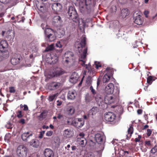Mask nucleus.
Wrapping results in <instances>:
<instances>
[{"label": "nucleus", "instance_id": "412c9836", "mask_svg": "<svg viewBox=\"0 0 157 157\" xmlns=\"http://www.w3.org/2000/svg\"><path fill=\"white\" fill-rule=\"evenodd\" d=\"M73 131H71L69 128L65 130L63 133V136L67 138H70L73 136Z\"/></svg>", "mask_w": 157, "mask_h": 157}, {"label": "nucleus", "instance_id": "ddd939ff", "mask_svg": "<svg viewBox=\"0 0 157 157\" xmlns=\"http://www.w3.org/2000/svg\"><path fill=\"white\" fill-rule=\"evenodd\" d=\"M115 101L114 98L112 96L110 95L105 96L104 98V101L105 104H110L113 102Z\"/></svg>", "mask_w": 157, "mask_h": 157}, {"label": "nucleus", "instance_id": "2f4dec72", "mask_svg": "<svg viewBox=\"0 0 157 157\" xmlns=\"http://www.w3.org/2000/svg\"><path fill=\"white\" fill-rule=\"evenodd\" d=\"M47 112L46 111H44L38 116L39 119L40 120H42L43 119L45 118L47 115Z\"/></svg>", "mask_w": 157, "mask_h": 157}, {"label": "nucleus", "instance_id": "79ce46f5", "mask_svg": "<svg viewBox=\"0 0 157 157\" xmlns=\"http://www.w3.org/2000/svg\"><path fill=\"white\" fill-rule=\"evenodd\" d=\"M17 114V117L18 118H21L23 117L22 114V111L21 110H19L16 113Z\"/></svg>", "mask_w": 157, "mask_h": 157}, {"label": "nucleus", "instance_id": "37998d69", "mask_svg": "<svg viewBox=\"0 0 157 157\" xmlns=\"http://www.w3.org/2000/svg\"><path fill=\"white\" fill-rule=\"evenodd\" d=\"M151 152L152 154L157 153V147L155 146L151 150Z\"/></svg>", "mask_w": 157, "mask_h": 157}, {"label": "nucleus", "instance_id": "864d4df0", "mask_svg": "<svg viewBox=\"0 0 157 157\" xmlns=\"http://www.w3.org/2000/svg\"><path fill=\"white\" fill-rule=\"evenodd\" d=\"M56 46L57 47L61 48L62 47V45L61 44L60 41H58L56 44Z\"/></svg>", "mask_w": 157, "mask_h": 157}, {"label": "nucleus", "instance_id": "0eeeda50", "mask_svg": "<svg viewBox=\"0 0 157 157\" xmlns=\"http://www.w3.org/2000/svg\"><path fill=\"white\" fill-rule=\"evenodd\" d=\"M107 73L104 76L103 82V83L107 82L110 80V77L113 75V71L110 67L106 68Z\"/></svg>", "mask_w": 157, "mask_h": 157}, {"label": "nucleus", "instance_id": "6e6552de", "mask_svg": "<svg viewBox=\"0 0 157 157\" xmlns=\"http://www.w3.org/2000/svg\"><path fill=\"white\" fill-rule=\"evenodd\" d=\"M133 19L134 20L135 23L137 25H141L143 23V18L139 14L136 13L135 14L134 13L133 15Z\"/></svg>", "mask_w": 157, "mask_h": 157}, {"label": "nucleus", "instance_id": "49530a36", "mask_svg": "<svg viewBox=\"0 0 157 157\" xmlns=\"http://www.w3.org/2000/svg\"><path fill=\"white\" fill-rule=\"evenodd\" d=\"M9 92L10 93H14L15 90L14 87H9Z\"/></svg>", "mask_w": 157, "mask_h": 157}, {"label": "nucleus", "instance_id": "cd10ccee", "mask_svg": "<svg viewBox=\"0 0 157 157\" xmlns=\"http://www.w3.org/2000/svg\"><path fill=\"white\" fill-rule=\"evenodd\" d=\"M133 132V128L132 125H131L128 128V134L126 135V139L127 140H128L131 138Z\"/></svg>", "mask_w": 157, "mask_h": 157}, {"label": "nucleus", "instance_id": "a18cd8bd", "mask_svg": "<svg viewBox=\"0 0 157 157\" xmlns=\"http://www.w3.org/2000/svg\"><path fill=\"white\" fill-rule=\"evenodd\" d=\"M90 89L93 95H94L96 94V90L94 89L93 87L92 86H90Z\"/></svg>", "mask_w": 157, "mask_h": 157}, {"label": "nucleus", "instance_id": "de8ad7c7", "mask_svg": "<svg viewBox=\"0 0 157 157\" xmlns=\"http://www.w3.org/2000/svg\"><path fill=\"white\" fill-rule=\"evenodd\" d=\"M152 130L151 129H148L147 130V135L148 136H151V133H152Z\"/></svg>", "mask_w": 157, "mask_h": 157}, {"label": "nucleus", "instance_id": "bf43d9fd", "mask_svg": "<svg viewBox=\"0 0 157 157\" xmlns=\"http://www.w3.org/2000/svg\"><path fill=\"white\" fill-rule=\"evenodd\" d=\"M149 13V12L148 11L145 10L144 11V14L146 17H148V14Z\"/></svg>", "mask_w": 157, "mask_h": 157}, {"label": "nucleus", "instance_id": "b1692460", "mask_svg": "<svg viewBox=\"0 0 157 157\" xmlns=\"http://www.w3.org/2000/svg\"><path fill=\"white\" fill-rule=\"evenodd\" d=\"M76 95V94L75 90H70L67 94V98L68 99L73 100L75 99Z\"/></svg>", "mask_w": 157, "mask_h": 157}, {"label": "nucleus", "instance_id": "4468645a", "mask_svg": "<svg viewBox=\"0 0 157 157\" xmlns=\"http://www.w3.org/2000/svg\"><path fill=\"white\" fill-rule=\"evenodd\" d=\"M21 57L17 55H14L10 60V62L13 65H16L18 64L20 60Z\"/></svg>", "mask_w": 157, "mask_h": 157}, {"label": "nucleus", "instance_id": "f257e3e1", "mask_svg": "<svg viewBox=\"0 0 157 157\" xmlns=\"http://www.w3.org/2000/svg\"><path fill=\"white\" fill-rule=\"evenodd\" d=\"M86 37L83 36L81 38V41H77L75 43V46L78 49L79 52H81L83 48H84L82 54H81L80 57L79 59V61H82L81 63L82 66L88 70V72L90 74H93V68H91L89 65L85 64L86 61V57L87 51V47L86 43Z\"/></svg>", "mask_w": 157, "mask_h": 157}, {"label": "nucleus", "instance_id": "c85d7f7f", "mask_svg": "<svg viewBox=\"0 0 157 157\" xmlns=\"http://www.w3.org/2000/svg\"><path fill=\"white\" fill-rule=\"evenodd\" d=\"M30 145L33 147L37 148L39 145V142L36 140H32L30 143Z\"/></svg>", "mask_w": 157, "mask_h": 157}, {"label": "nucleus", "instance_id": "680f3d73", "mask_svg": "<svg viewBox=\"0 0 157 157\" xmlns=\"http://www.w3.org/2000/svg\"><path fill=\"white\" fill-rule=\"evenodd\" d=\"M63 117V115L61 114H59L57 117V118L59 119H61V118Z\"/></svg>", "mask_w": 157, "mask_h": 157}, {"label": "nucleus", "instance_id": "338daca9", "mask_svg": "<svg viewBox=\"0 0 157 157\" xmlns=\"http://www.w3.org/2000/svg\"><path fill=\"white\" fill-rule=\"evenodd\" d=\"M142 110L140 109H139L137 110V112L139 114H140L142 113Z\"/></svg>", "mask_w": 157, "mask_h": 157}, {"label": "nucleus", "instance_id": "dca6fc26", "mask_svg": "<svg viewBox=\"0 0 157 157\" xmlns=\"http://www.w3.org/2000/svg\"><path fill=\"white\" fill-rule=\"evenodd\" d=\"M129 11L127 8H123L121 10L120 14V17L121 18H124L129 15Z\"/></svg>", "mask_w": 157, "mask_h": 157}, {"label": "nucleus", "instance_id": "aec40b11", "mask_svg": "<svg viewBox=\"0 0 157 157\" xmlns=\"http://www.w3.org/2000/svg\"><path fill=\"white\" fill-rule=\"evenodd\" d=\"M33 136V133L31 132H27L23 133L21 135V138L23 140L26 141L30 137Z\"/></svg>", "mask_w": 157, "mask_h": 157}, {"label": "nucleus", "instance_id": "a211bd4d", "mask_svg": "<svg viewBox=\"0 0 157 157\" xmlns=\"http://www.w3.org/2000/svg\"><path fill=\"white\" fill-rule=\"evenodd\" d=\"M78 78V74L75 72H73L70 76V82L73 83H76Z\"/></svg>", "mask_w": 157, "mask_h": 157}, {"label": "nucleus", "instance_id": "f704fd0d", "mask_svg": "<svg viewBox=\"0 0 157 157\" xmlns=\"http://www.w3.org/2000/svg\"><path fill=\"white\" fill-rule=\"evenodd\" d=\"M92 98L91 96L89 95V94L87 93L85 97V99L86 102H88L92 100Z\"/></svg>", "mask_w": 157, "mask_h": 157}, {"label": "nucleus", "instance_id": "f3484780", "mask_svg": "<svg viewBox=\"0 0 157 157\" xmlns=\"http://www.w3.org/2000/svg\"><path fill=\"white\" fill-rule=\"evenodd\" d=\"M74 56L73 53L71 51H67L64 54V56L66 58L65 62L68 63L70 59H72Z\"/></svg>", "mask_w": 157, "mask_h": 157}, {"label": "nucleus", "instance_id": "393cba45", "mask_svg": "<svg viewBox=\"0 0 157 157\" xmlns=\"http://www.w3.org/2000/svg\"><path fill=\"white\" fill-rule=\"evenodd\" d=\"M77 141L78 143L81 145L82 147L85 146L87 142L86 140L84 138H78Z\"/></svg>", "mask_w": 157, "mask_h": 157}, {"label": "nucleus", "instance_id": "f8f14e48", "mask_svg": "<svg viewBox=\"0 0 157 157\" xmlns=\"http://www.w3.org/2000/svg\"><path fill=\"white\" fill-rule=\"evenodd\" d=\"M8 45V43L5 40H2L0 42V51L1 52H5Z\"/></svg>", "mask_w": 157, "mask_h": 157}, {"label": "nucleus", "instance_id": "8fccbe9b", "mask_svg": "<svg viewBox=\"0 0 157 157\" xmlns=\"http://www.w3.org/2000/svg\"><path fill=\"white\" fill-rule=\"evenodd\" d=\"M41 27L43 29H44V30L47 29V25L45 22L44 23H42L41 24Z\"/></svg>", "mask_w": 157, "mask_h": 157}, {"label": "nucleus", "instance_id": "473e14b6", "mask_svg": "<svg viewBox=\"0 0 157 157\" xmlns=\"http://www.w3.org/2000/svg\"><path fill=\"white\" fill-rule=\"evenodd\" d=\"M75 111V109L74 107H69L67 110V113L69 115H72L73 114Z\"/></svg>", "mask_w": 157, "mask_h": 157}, {"label": "nucleus", "instance_id": "09e8293b", "mask_svg": "<svg viewBox=\"0 0 157 157\" xmlns=\"http://www.w3.org/2000/svg\"><path fill=\"white\" fill-rule=\"evenodd\" d=\"M120 109V113L122 114L123 113V108L122 106L118 105V109Z\"/></svg>", "mask_w": 157, "mask_h": 157}, {"label": "nucleus", "instance_id": "0e129e2a", "mask_svg": "<svg viewBox=\"0 0 157 157\" xmlns=\"http://www.w3.org/2000/svg\"><path fill=\"white\" fill-rule=\"evenodd\" d=\"M145 144L148 146H150L151 145L150 141H146L145 142Z\"/></svg>", "mask_w": 157, "mask_h": 157}, {"label": "nucleus", "instance_id": "a19ab883", "mask_svg": "<svg viewBox=\"0 0 157 157\" xmlns=\"http://www.w3.org/2000/svg\"><path fill=\"white\" fill-rule=\"evenodd\" d=\"M117 7L115 5H113L111 8L110 11L112 13L116 12L117 11Z\"/></svg>", "mask_w": 157, "mask_h": 157}, {"label": "nucleus", "instance_id": "69168bd1", "mask_svg": "<svg viewBox=\"0 0 157 157\" xmlns=\"http://www.w3.org/2000/svg\"><path fill=\"white\" fill-rule=\"evenodd\" d=\"M10 136L9 134H6L5 136V139L7 140H9L10 138V137L9 136Z\"/></svg>", "mask_w": 157, "mask_h": 157}, {"label": "nucleus", "instance_id": "052dcab7", "mask_svg": "<svg viewBox=\"0 0 157 157\" xmlns=\"http://www.w3.org/2000/svg\"><path fill=\"white\" fill-rule=\"evenodd\" d=\"M19 123L24 124L25 123V120L23 119H21L19 121Z\"/></svg>", "mask_w": 157, "mask_h": 157}, {"label": "nucleus", "instance_id": "774afa93", "mask_svg": "<svg viewBox=\"0 0 157 157\" xmlns=\"http://www.w3.org/2000/svg\"><path fill=\"white\" fill-rule=\"evenodd\" d=\"M6 56H4V57L5 58H7L9 56V53L8 52H6Z\"/></svg>", "mask_w": 157, "mask_h": 157}, {"label": "nucleus", "instance_id": "e2e57ef3", "mask_svg": "<svg viewBox=\"0 0 157 157\" xmlns=\"http://www.w3.org/2000/svg\"><path fill=\"white\" fill-rule=\"evenodd\" d=\"M24 111H27L28 109V108L27 106L26 105H24Z\"/></svg>", "mask_w": 157, "mask_h": 157}, {"label": "nucleus", "instance_id": "5701e85b", "mask_svg": "<svg viewBox=\"0 0 157 157\" xmlns=\"http://www.w3.org/2000/svg\"><path fill=\"white\" fill-rule=\"evenodd\" d=\"M103 137L102 134L98 133L95 135V139L98 144H101L102 142Z\"/></svg>", "mask_w": 157, "mask_h": 157}, {"label": "nucleus", "instance_id": "7c9ffc66", "mask_svg": "<svg viewBox=\"0 0 157 157\" xmlns=\"http://www.w3.org/2000/svg\"><path fill=\"white\" fill-rule=\"evenodd\" d=\"M54 33V31L51 28H47L44 30V33L46 36Z\"/></svg>", "mask_w": 157, "mask_h": 157}, {"label": "nucleus", "instance_id": "f03ea898", "mask_svg": "<svg viewBox=\"0 0 157 157\" xmlns=\"http://www.w3.org/2000/svg\"><path fill=\"white\" fill-rule=\"evenodd\" d=\"M95 2H94L92 3L91 0H83V1H81L79 3V7L81 10L83 11L85 10L84 9L86 7V11L88 12L90 11L91 8L94 6Z\"/></svg>", "mask_w": 157, "mask_h": 157}, {"label": "nucleus", "instance_id": "13d9d810", "mask_svg": "<svg viewBox=\"0 0 157 157\" xmlns=\"http://www.w3.org/2000/svg\"><path fill=\"white\" fill-rule=\"evenodd\" d=\"M57 105L58 106H59L61 105L62 104V101H59V100H57Z\"/></svg>", "mask_w": 157, "mask_h": 157}, {"label": "nucleus", "instance_id": "4d7b16f0", "mask_svg": "<svg viewBox=\"0 0 157 157\" xmlns=\"http://www.w3.org/2000/svg\"><path fill=\"white\" fill-rule=\"evenodd\" d=\"M52 131H48L46 133V135L48 136H50L52 135Z\"/></svg>", "mask_w": 157, "mask_h": 157}, {"label": "nucleus", "instance_id": "603ef678", "mask_svg": "<svg viewBox=\"0 0 157 157\" xmlns=\"http://www.w3.org/2000/svg\"><path fill=\"white\" fill-rule=\"evenodd\" d=\"M141 136L140 135L138 136L137 138H136L135 139V141L136 142H139L140 141V139L141 138Z\"/></svg>", "mask_w": 157, "mask_h": 157}, {"label": "nucleus", "instance_id": "4c0bfd02", "mask_svg": "<svg viewBox=\"0 0 157 157\" xmlns=\"http://www.w3.org/2000/svg\"><path fill=\"white\" fill-rule=\"evenodd\" d=\"M54 48V45L53 44H51L46 48L45 51L46 52H48L53 50Z\"/></svg>", "mask_w": 157, "mask_h": 157}, {"label": "nucleus", "instance_id": "4be33fe9", "mask_svg": "<svg viewBox=\"0 0 157 157\" xmlns=\"http://www.w3.org/2000/svg\"><path fill=\"white\" fill-rule=\"evenodd\" d=\"M109 26L113 32H117L118 29L117 21L115 20L112 22Z\"/></svg>", "mask_w": 157, "mask_h": 157}, {"label": "nucleus", "instance_id": "9b49d317", "mask_svg": "<svg viewBox=\"0 0 157 157\" xmlns=\"http://www.w3.org/2000/svg\"><path fill=\"white\" fill-rule=\"evenodd\" d=\"M76 127L79 128L82 127L84 124V121L81 118L75 119L73 123Z\"/></svg>", "mask_w": 157, "mask_h": 157}, {"label": "nucleus", "instance_id": "423d86ee", "mask_svg": "<svg viewBox=\"0 0 157 157\" xmlns=\"http://www.w3.org/2000/svg\"><path fill=\"white\" fill-rule=\"evenodd\" d=\"M64 73V71L61 68H57L55 71L52 74H48L47 75L48 78H51L54 77L59 76L60 75L63 74Z\"/></svg>", "mask_w": 157, "mask_h": 157}, {"label": "nucleus", "instance_id": "c9c22d12", "mask_svg": "<svg viewBox=\"0 0 157 157\" xmlns=\"http://www.w3.org/2000/svg\"><path fill=\"white\" fill-rule=\"evenodd\" d=\"M95 99L97 101L101 102L103 101V97L99 94H97L95 97Z\"/></svg>", "mask_w": 157, "mask_h": 157}, {"label": "nucleus", "instance_id": "20e7f679", "mask_svg": "<svg viewBox=\"0 0 157 157\" xmlns=\"http://www.w3.org/2000/svg\"><path fill=\"white\" fill-rule=\"evenodd\" d=\"M16 152L19 157H25L27 154V149L25 146L21 145L17 147Z\"/></svg>", "mask_w": 157, "mask_h": 157}, {"label": "nucleus", "instance_id": "9d476101", "mask_svg": "<svg viewBox=\"0 0 157 157\" xmlns=\"http://www.w3.org/2000/svg\"><path fill=\"white\" fill-rule=\"evenodd\" d=\"M114 90V87L113 84L110 83L106 86L105 91L106 94H109L113 93Z\"/></svg>", "mask_w": 157, "mask_h": 157}, {"label": "nucleus", "instance_id": "6e6d98bb", "mask_svg": "<svg viewBox=\"0 0 157 157\" xmlns=\"http://www.w3.org/2000/svg\"><path fill=\"white\" fill-rule=\"evenodd\" d=\"M86 116H87V119H89L90 117L92 118L93 116L91 114V113H90L88 111L87 114L86 115Z\"/></svg>", "mask_w": 157, "mask_h": 157}, {"label": "nucleus", "instance_id": "5fc2aeb1", "mask_svg": "<svg viewBox=\"0 0 157 157\" xmlns=\"http://www.w3.org/2000/svg\"><path fill=\"white\" fill-rule=\"evenodd\" d=\"M86 116H87V119H89L90 117L92 118L93 116L91 114V113H90L88 111L87 114L86 115Z\"/></svg>", "mask_w": 157, "mask_h": 157}, {"label": "nucleus", "instance_id": "39448f33", "mask_svg": "<svg viewBox=\"0 0 157 157\" xmlns=\"http://www.w3.org/2000/svg\"><path fill=\"white\" fill-rule=\"evenodd\" d=\"M104 117L106 121L111 122L115 120L116 116L114 113L112 112H108L105 114Z\"/></svg>", "mask_w": 157, "mask_h": 157}, {"label": "nucleus", "instance_id": "6ab92c4d", "mask_svg": "<svg viewBox=\"0 0 157 157\" xmlns=\"http://www.w3.org/2000/svg\"><path fill=\"white\" fill-rule=\"evenodd\" d=\"M44 155L46 157H53L54 153L51 149L46 148L44 151Z\"/></svg>", "mask_w": 157, "mask_h": 157}, {"label": "nucleus", "instance_id": "c756f323", "mask_svg": "<svg viewBox=\"0 0 157 157\" xmlns=\"http://www.w3.org/2000/svg\"><path fill=\"white\" fill-rule=\"evenodd\" d=\"M89 111L90 113H91V114L93 116L95 115L98 111V108L97 107H93Z\"/></svg>", "mask_w": 157, "mask_h": 157}, {"label": "nucleus", "instance_id": "1a4fd4ad", "mask_svg": "<svg viewBox=\"0 0 157 157\" xmlns=\"http://www.w3.org/2000/svg\"><path fill=\"white\" fill-rule=\"evenodd\" d=\"M61 85L59 82H52L48 83V88L51 90H54L59 88Z\"/></svg>", "mask_w": 157, "mask_h": 157}, {"label": "nucleus", "instance_id": "bb28decb", "mask_svg": "<svg viewBox=\"0 0 157 157\" xmlns=\"http://www.w3.org/2000/svg\"><path fill=\"white\" fill-rule=\"evenodd\" d=\"M62 22L61 17L58 15L54 17L53 18V22L54 24H57L56 25H59Z\"/></svg>", "mask_w": 157, "mask_h": 157}, {"label": "nucleus", "instance_id": "2eb2a0df", "mask_svg": "<svg viewBox=\"0 0 157 157\" xmlns=\"http://www.w3.org/2000/svg\"><path fill=\"white\" fill-rule=\"evenodd\" d=\"M52 8L54 11L57 12L60 11L61 10L62 6L60 3H54L52 4Z\"/></svg>", "mask_w": 157, "mask_h": 157}, {"label": "nucleus", "instance_id": "58836bf2", "mask_svg": "<svg viewBox=\"0 0 157 157\" xmlns=\"http://www.w3.org/2000/svg\"><path fill=\"white\" fill-rule=\"evenodd\" d=\"M94 64H95V67L97 69H98L99 67H101V65L100 63L99 62H98L97 61L95 62Z\"/></svg>", "mask_w": 157, "mask_h": 157}, {"label": "nucleus", "instance_id": "7ed1b4c3", "mask_svg": "<svg viewBox=\"0 0 157 157\" xmlns=\"http://www.w3.org/2000/svg\"><path fill=\"white\" fill-rule=\"evenodd\" d=\"M68 13L69 18L71 19L76 23L79 21L78 15L75 7L71 6L69 7Z\"/></svg>", "mask_w": 157, "mask_h": 157}, {"label": "nucleus", "instance_id": "72a5a7b5", "mask_svg": "<svg viewBox=\"0 0 157 157\" xmlns=\"http://www.w3.org/2000/svg\"><path fill=\"white\" fill-rule=\"evenodd\" d=\"M51 62L52 63H56L58 61V58L57 56H54L51 57Z\"/></svg>", "mask_w": 157, "mask_h": 157}, {"label": "nucleus", "instance_id": "ea45409f", "mask_svg": "<svg viewBox=\"0 0 157 157\" xmlns=\"http://www.w3.org/2000/svg\"><path fill=\"white\" fill-rule=\"evenodd\" d=\"M153 82V79L151 76L148 77L147 78V82L149 84H151Z\"/></svg>", "mask_w": 157, "mask_h": 157}, {"label": "nucleus", "instance_id": "e433bc0d", "mask_svg": "<svg viewBox=\"0 0 157 157\" xmlns=\"http://www.w3.org/2000/svg\"><path fill=\"white\" fill-rule=\"evenodd\" d=\"M56 96V94H52L50 95L48 97V100L49 101H52Z\"/></svg>", "mask_w": 157, "mask_h": 157}, {"label": "nucleus", "instance_id": "3c124183", "mask_svg": "<svg viewBox=\"0 0 157 157\" xmlns=\"http://www.w3.org/2000/svg\"><path fill=\"white\" fill-rule=\"evenodd\" d=\"M45 131H42L41 132L39 136V138L41 139L43 138L44 134Z\"/></svg>", "mask_w": 157, "mask_h": 157}, {"label": "nucleus", "instance_id": "a878e982", "mask_svg": "<svg viewBox=\"0 0 157 157\" xmlns=\"http://www.w3.org/2000/svg\"><path fill=\"white\" fill-rule=\"evenodd\" d=\"M45 39L47 41L51 42L54 41L56 39L55 33L46 36Z\"/></svg>", "mask_w": 157, "mask_h": 157}, {"label": "nucleus", "instance_id": "c03bdc74", "mask_svg": "<svg viewBox=\"0 0 157 157\" xmlns=\"http://www.w3.org/2000/svg\"><path fill=\"white\" fill-rule=\"evenodd\" d=\"M14 37V36L13 35H8L6 36L8 40H12L13 39Z\"/></svg>", "mask_w": 157, "mask_h": 157}]
</instances>
